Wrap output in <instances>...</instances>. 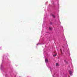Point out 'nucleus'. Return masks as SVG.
<instances>
[{"mask_svg":"<svg viewBox=\"0 0 77 77\" xmlns=\"http://www.w3.org/2000/svg\"><path fill=\"white\" fill-rule=\"evenodd\" d=\"M69 74L71 76L72 75V72L70 70L69 71Z\"/></svg>","mask_w":77,"mask_h":77,"instance_id":"obj_1","label":"nucleus"},{"mask_svg":"<svg viewBox=\"0 0 77 77\" xmlns=\"http://www.w3.org/2000/svg\"><path fill=\"white\" fill-rule=\"evenodd\" d=\"M48 62V59H45V62H46V63H47V62Z\"/></svg>","mask_w":77,"mask_h":77,"instance_id":"obj_2","label":"nucleus"},{"mask_svg":"<svg viewBox=\"0 0 77 77\" xmlns=\"http://www.w3.org/2000/svg\"><path fill=\"white\" fill-rule=\"evenodd\" d=\"M64 62H65V63H66V65H67V63H68V62L66 61V60H64Z\"/></svg>","mask_w":77,"mask_h":77,"instance_id":"obj_3","label":"nucleus"},{"mask_svg":"<svg viewBox=\"0 0 77 77\" xmlns=\"http://www.w3.org/2000/svg\"><path fill=\"white\" fill-rule=\"evenodd\" d=\"M51 16H52V17H53V18H55V16L53 15V14H51Z\"/></svg>","mask_w":77,"mask_h":77,"instance_id":"obj_4","label":"nucleus"},{"mask_svg":"<svg viewBox=\"0 0 77 77\" xmlns=\"http://www.w3.org/2000/svg\"><path fill=\"white\" fill-rule=\"evenodd\" d=\"M56 66H59V64H58V63H57L56 64Z\"/></svg>","mask_w":77,"mask_h":77,"instance_id":"obj_5","label":"nucleus"},{"mask_svg":"<svg viewBox=\"0 0 77 77\" xmlns=\"http://www.w3.org/2000/svg\"><path fill=\"white\" fill-rule=\"evenodd\" d=\"M49 30H52V28H51V27H49Z\"/></svg>","mask_w":77,"mask_h":77,"instance_id":"obj_6","label":"nucleus"},{"mask_svg":"<svg viewBox=\"0 0 77 77\" xmlns=\"http://www.w3.org/2000/svg\"><path fill=\"white\" fill-rule=\"evenodd\" d=\"M60 51H61V54H63V53H62V51L61 49H60Z\"/></svg>","mask_w":77,"mask_h":77,"instance_id":"obj_7","label":"nucleus"},{"mask_svg":"<svg viewBox=\"0 0 77 77\" xmlns=\"http://www.w3.org/2000/svg\"><path fill=\"white\" fill-rule=\"evenodd\" d=\"M56 56V54H55L53 56L54 57H55V56Z\"/></svg>","mask_w":77,"mask_h":77,"instance_id":"obj_8","label":"nucleus"},{"mask_svg":"<svg viewBox=\"0 0 77 77\" xmlns=\"http://www.w3.org/2000/svg\"><path fill=\"white\" fill-rule=\"evenodd\" d=\"M50 23H51V24H52V23L51 22Z\"/></svg>","mask_w":77,"mask_h":77,"instance_id":"obj_9","label":"nucleus"}]
</instances>
